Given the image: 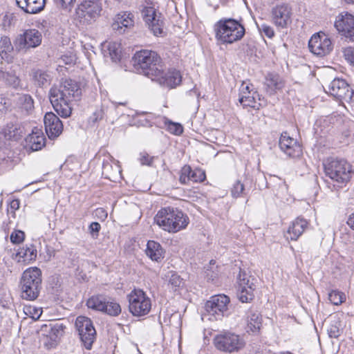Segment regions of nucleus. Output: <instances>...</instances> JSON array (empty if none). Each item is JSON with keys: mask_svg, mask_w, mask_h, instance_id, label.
I'll return each instance as SVG.
<instances>
[{"mask_svg": "<svg viewBox=\"0 0 354 354\" xmlns=\"http://www.w3.org/2000/svg\"><path fill=\"white\" fill-rule=\"evenodd\" d=\"M155 223L165 231L176 233L189 224L188 216L181 210L171 207L160 209L154 217Z\"/></svg>", "mask_w": 354, "mask_h": 354, "instance_id": "2", "label": "nucleus"}, {"mask_svg": "<svg viewBox=\"0 0 354 354\" xmlns=\"http://www.w3.org/2000/svg\"><path fill=\"white\" fill-rule=\"evenodd\" d=\"M6 102H5V100L3 98H0V111L6 109Z\"/></svg>", "mask_w": 354, "mask_h": 354, "instance_id": "60", "label": "nucleus"}, {"mask_svg": "<svg viewBox=\"0 0 354 354\" xmlns=\"http://www.w3.org/2000/svg\"><path fill=\"white\" fill-rule=\"evenodd\" d=\"M16 3L26 12L35 14L44 8L46 0H16Z\"/></svg>", "mask_w": 354, "mask_h": 354, "instance_id": "26", "label": "nucleus"}, {"mask_svg": "<svg viewBox=\"0 0 354 354\" xmlns=\"http://www.w3.org/2000/svg\"><path fill=\"white\" fill-rule=\"evenodd\" d=\"M28 252L30 253V259H35L36 257V256H37L36 251L34 250H30L29 248L24 253V256L27 257L28 256Z\"/></svg>", "mask_w": 354, "mask_h": 354, "instance_id": "57", "label": "nucleus"}, {"mask_svg": "<svg viewBox=\"0 0 354 354\" xmlns=\"http://www.w3.org/2000/svg\"><path fill=\"white\" fill-rule=\"evenodd\" d=\"M109 54L113 62H118L120 59L122 55L121 44L116 41H111L107 44Z\"/></svg>", "mask_w": 354, "mask_h": 354, "instance_id": "31", "label": "nucleus"}, {"mask_svg": "<svg viewBox=\"0 0 354 354\" xmlns=\"http://www.w3.org/2000/svg\"><path fill=\"white\" fill-rule=\"evenodd\" d=\"M42 34L37 29L26 30L22 34L16 37L14 45L19 52H26L30 48H35L41 44Z\"/></svg>", "mask_w": 354, "mask_h": 354, "instance_id": "10", "label": "nucleus"}, {"mask_svg": "<svg viewBox=\"0 0 354 354\" xmlns=\"http://www.w3.org/2000/svg\"><path fill=\"white\" fill-rule=\"evenodd\" d=\"M10 139L11 138L17 139V138H19V136H21V131L20 130V129L13 124L10 125Z\"/></svg>", "mask_w": 354, "mask_h": 354, "instance_id": "51", "label": "nucleus"}, {"mask_svg": "<svg viewBox=\"0 0 354 354\" xmlns=\"http://www.w3.org/2000/svg\"><path fill=\"white\" fill-rule=\"evenodd\" d=\"M328 299L334 305H339L345 300V295L337 290H332L328 294Z\"/></svg>", "mask_w": 354, "mask_h": 354, "instance_id": "37", "label": "nucleus"}, {"mask_svg": "<svg viewBox=\"0 0 354 354\" xmlns=\"http://www.w3.org/2000/svg\"><path fill=\"white\" fill-rule=\"evenodd\" d=\"M230 299L225 295L212 296L205 305V310L210 320L221 319L228 309Z\"/></svg>", "mask_w": 354, "mask_h": 354, "instance_id": "9", "label": "nucleus"}, {"mask_svg": "<svg viewBox=\"0 0 354 354\" xmlns=\"http://www.w3.org/2000/svg\"><path fill=\"white\" fill-rule=\"evenodd\" d=\"M41 271L37 267L26 269L22 274L20 286L21 297L32 301L36 299L41 288Z\"/></svg>", "mask_w": 354, "mask_h": 354, "instance_id": "4", "label": "nucleus"}, {"mask_svg": "<svg viewBox=\"0 0 354 354\" xmlns=\"http://www.w3.org/2000/svg\"><path fill=\"white\" fill-rule=\"evenodd\" d=\"M102 118V111H96L89 118V122L92 124L96 123Z\"/></svg>", "mask_w": 354, "mask_h": 354, "instance_id": "52", "label": "nucleus"}, {"mask_svg": "<svg viewBox=\"0 0 354 354\" xmlns=\"http://www.w3.org/2000/svg\"><path fill=\"white\" fill-rule=\"evenodd\" d=\"M214 262L213 260L210 261V266L209 268H207L205 271V277L209 281H214L219 275V271L218 270V267L214 266Z\"/></svg>", "mask_w": 354, "mask_h": 354, "instance_id": "39", "label": "nucleus"}, {"mask_svg": "<svg viewBox=\"0 0 354 354\" xmlns=\"http://www.w3.org/2000/svg\"><path fill=\"white\" fill-rule=\"evenodd\" d=\"M214 344L218 350L232 353L243 348L245 342L243 337L230 331H225L214 337Z\"/></svg>", "mask_w": 354, "mask_h": 354, "instance_id": "7", "label": "nucleus"}, {"mask_svg": "<svg viewBox=\"0 0 354 354\" xmlns=\"http://www.w3.org/2000/svg\"><path fill=\"white\" fill-rule=\"evenodd\" d=\"M111 167H111V165L109 163H108V162H106V163H104V164H103V167H102V174H103L104 175H105V176H106V178H111V176H110V175H109V174H109V170H110V169H111Z\"/></svg>", "mask_w": 354, "mask_h": 354, "instance_id": "56", "label": "nucleus"}, {"mask_svg": "<svg viewBox=\"0 0 354 354\" xmlns=\"http://www.w3.org/2000/svg\"><path fill=\"white\" fill-rule=\"evenodd\" d=\"M140 161L143 165L151 166L153 161L154 157H151L147 152H142L140 154Z\"/></svg>", "mask_w": 354, "mask_h": 354, "instance_id": "49", "label": "nucleus"}, {"mask_svg": "<svg viewBox=\"0 0 354 354\" xmlns=\"http://www.w3.org/2000/svg\"><path fill=\"white\" fill-rule=\"evenodd\" d=\"M135 16L128 11H122L117 14L113 20L111 27L113 30L124 32L125 28H131L134 26Z\"/></svg>", "mask_w": 354, "mask_h": 354, "instance_id": "22", "label": "nucleus"}, {"mask_svg": "<svg viewBox=\"0 0 354 354\" xmlns=\"http://www.w3.org/2000/svg\"><path fill=\"white\" fill-rule=\"evenodd\" d=\"M266 89L270 94L274 93L277 90L282 88L283 83L279 75L268 74L266 78Z\"/></svg>", "mask_w": 354, "mask_h": 354, "instance_id": "28", "label": "nucleus"}, {"mask_svg": "<svg viewBox=\"0 0 354 354\" xmlns=\"http://www.w3.org/2000/svg\"><path fill=\"white\" fill-rule=\"evenodd\" d=\"M167 278H168V286L174 291H177L183 287L184 281L176 272H169Z\"/></svg>", "mask_w": 354, "mask_h": 354, "instance_id": "29", "label": "nucleus"}, {"mask_svg": "<svg viewBox=\"0 0 354 354\" xmlns=\"http://www.w3.org/2000/svg\"><path fill=\"white\" fill-rule=\"evenodd\" d=\"M0 77L5 79L6 82L13 87H17L19 84V79L15 74L1 71Z\"/></svg>", "mask_w": 354, "mask_h": 354, "instance_id": "38", "label": "nucleus"}, {"mask_svg": "<svg viewBox=\"0 0 354 354\" xmlns=\"http://www.w3.org/2000/svg\"><path fill=\"white\" fill-rule=\"evenodd\" d=\"M142 17L148 27L154 35L158 36L162 33L163 21L158 16L153 7H145L142 11Z\"/></svg>", "mask_w": 354, "mask_h": 354, "instance_id": "18", "label": "nucleus"}, {"mask_svg": "<svg viewBox=\"0 0 354 354\" xmlns=\"http://www.w3.org/2000/svg\"><path fill=\"white\" fill-rule=\"evenodd\" d=\"M130 313L136 317L147 315L151 308V299L141 289H134L127 296Z\"/></svg>", "mask_w": 354, "mask_h": 354, "instance_id": "8", "label": "nucleus"}, {"mask_svg": "<svg viewBox=\"0 0 354 354\" xmlns=\"http://www.w3.org/2000/svg\"><path fill=\"white\" fill-rule=\"evenodd\" d=\"M102 312L111 316H118L121 313V307L114 301H106L104 310Z\"/></svg>", "mask_w": 354, "mask_h": 354, "instance_id": "35", "label": "nucleus"}, {"mask_svg": "<svg viewBox=\"0 0 354 354\" xmlns=\"http://www.w3.org/2000/svg\"><path fill=\"white\" fill-rule=\"evenodd\" d=\"M308 221L303 218L298 217L293 221L289 226L287 232V239L296 241L308 227Z\"/></svg>", "mask_w": 354, "mask_h": 354, "instance_id": "25", "label": "nucleus"}, {"mask_svg": "<svg viewBox=\"0 0 354 354\" xmlns=\"http://www.w3.org/2000/svg\"><path fill=\"white\" fill-rule=\"evenodd\" d=\"M82 89L77 82L65 80L49 91V99L55 111L62 118H68L72 113L71 102L78 101Z\"/></svg>", "mask_w": 354, "mask_h": 354, "instance_id": "1", "label": "nucleus"}, {"mask_svg": "<svg viewBox=\"0 0 354 354\" xmlns=\"http://www.w3.org/2000/svg\"><path fill=\"white\" fill-rule=\"evenodd\" d=\"M63 8L68 9L69 10L73 6L76 0H55Z\"/></svg>", "mask_w": 354, "mask_h": 354, "instance_id": "50", "label": "nucleus"}, {"mask_svg": "<svg viewBox=\"0 0 354 354\" xmlns=\"http://www.w3.org/2000/svg\"><path fill=\"white\" fill-rule=\"evenodd\" d=\"M75 57L73 55H63L60 58V62H64L65 64H71L75 62Z\"/></svg>", "mask_w": 354, "mask_h": 354, "instance_id": "54", "label": "nucleus"}, {"mask_svg": "<svg viewBox=\"0 0 354 354\" xmlns=\"http://www.w3.org/2000/svg\"><path fill=\"white\" fill-rule=\"evenodd\" d=\"M245 186L241 180H237L231 188V194L233 198H239L243 194Z\"/></svg>", "mask_w": 354, "mask_h": 354, "instance_id": "40", "label": "nucleus"}, {"mask_svg": "<svg viewBox=\"0 0 354 354\" xmlns=\"http://www.w3.org/2000/svg\"><path fill=\"white\" fill-rule=\"evenodd\" d=\"M216 38L223 43L232 44L245 35V28L238 21L228 18L219 20L215 25Z\"/></svg>", "mask_w": 354, "mask_h": 354, "instance_id": "5", "label": "nucleus"}, {"mask_svg": "<svg viewBox=\"0 0 354 354\" xmlns=\"http://www.w3.org/2000/svg\"><path fill=\"white\" fill-rule=\"evenodd\" d=\"M292 10L287 4L277 5L272 9V19L278 27L286 28L292 21Z\"/></svg>", "mask_w": 354, "mask_h": 354, "instance_id": "17", "label": "nucleus"}, {"mask_svg": "<svg viewBox=\"0 0 354 354\" xmlns=\"http://www.w3.org/2000/svg\"><path fill=\"white\" fill-rule=\"evenodd\" d=\"M146 254L152 261H160L164 257V250L160 244L154 241H149L145 250Z\"/></svg>", "mask_w": 354, "mask_h": 354, "instance_id": "27", "label": "nucleus"}, {"mask_svg": "<svg viewBox=\"0 0 354 354\" xmlns=\"http://www.w3.org/2000/svg\"><path fill=\"white\" fill-rule=\"evenodd\" d=\"M261 326V317L258 313H251L248 321V328L252 333H257Z\"/></svg>", "mask_w": 354, "mask_h": 354, "instance_id": "32", "label": "nucleus"}, {"mask_svg": "<svg viewBox=\"0 0 354 354\" xmlns=\"http://www.w3.org/2000/svg\"><path fill=\"white\" fill-rule=\"evenodd\" d=\"M279 145L281 150L290 158H298L302 155L300 145L290 138L286 132L281 134Z\"/></svg>", "mask_w": 354, "mask_h": 354, "instance_id": "21", "label": "nucleus"}, {"mask_svg": "<svg viewBox=\"0 0 354 354\" xmlns=\"http://www.w3.org/2000/svg\"><path fill=\"white\" fill-rule=\"evenodd\" d=\"M323 166L326 176L338 183H347L351 178L352 167L344 159L330 157L324 160Z\"/></svg>", "mask_w": 354, "mask_h": 354, "instance_id": "6", "label": "nucleus"}, {"mask_svg": "<svg viewBox=\"0 0 354 354\" xmlns=\"http://www.w3.org/2000/svg\"><path fill=\"white\" fill-rule=\"evenodd\" d=\"M258 28L261 32H263L269 38H272L274 35V31L272 28L266 24L258 25Z\"/></svg>", "mask_w": 354, "mask_h": 354, "instance_id": "47", "label": "nucleus"}, {"mask_svg": "<svg viewBox=\"0 0 354 354\" xmlns=\"http://www.w3.org/2000/svg\"><path fill=\"white\" fill-rule=\"evenodd\" d=\"M17 104L19 107L26 113H29L34 108V102L30 95L24 94L18 97Z\"/></svg>", "mask_w": 354, "mask_h": 354, "instance_id": "33", "label": "nucleus"}, {"mask_svg": "<svg viewBox=\"0 0 354 354\" xmlns=\"http://www.w3.org/2000/svg\"><path fill=\"white\" fill-rule=\"evenodd\" d=\"M256 279L248 275L245 272L240 270L238 276L239 288L237 297L243 303H248L254 298V290L256 288Z\"/></svg>", "mask_w": 354, "mask_h": 354, "instance_id": "12", "label": "nucleus"}, {"mask_svg": "<svg viewBox=\"0 0 354 354\" xmlns=\"http://www.w3.org/2000/svg\"><path fill=\"white\" fill-rule=\"evenodd\" d=\"M132 62L135 69L151 79L160 73V57L154 51L142 50L137 52Z\"/></svg>", "mask_w": 354, "mask_h": 354, "instance_id": "3", "label": "nucleus"}, {"mask_svg": "<svg viewBox=\"0 0 354 354\" xmlns=\"http://www.w3.org/2000/svg\"><path fill=\"white\" fill-rule=\"evenodd\" d=\"M190 176V181L194 183H201L204 181L206 178L205 171L200 169L192 170Z\"/></svg>", "mask_w": 354, "mask_h": 354, "instance_id": "43", "label": "nucleus"}, {"mask_svg": "<svg viewBox=\"0 0 354 354\" xmlns=\"http://www.w3.org/2000/svg\"><path fill=\"white\" fill-rule=\"evenodd\" d=\"M46 132L51 140L57 138L63 131V124L53 113L48 112L44 118Z\"/></svg>", "mask_w": 354, "mask_h": 354, "instance_id": "20", "label": "nucleus"}, {"mask_svg": "<svg viewBox=\"0 0 354 354\" xmlns=\"http://www.w3.org/2000/svg\"><path fill=\"white\" fill-rule=\"evenodd\" d=\"M45 326L46 328H49V335L52 339L61 337L63 335L64 330L65 328V326L62 324L58 322L50 324Z\"/></svg>", "mask_w": 354, "mask_h": 354, "instance_id": "34", "label": "nucleus"}, {"mask_svg": "<svg viewBox=\"0 0 354 354\" xmlns=\"http://www.w3.org/2000/svg\"><path fill=\"white\" fill-rule=\"evenodd\" d=\"M101 227L100 223L97 222H93L89 225V230L91 234H97L100 230Z\"/></svg>", "mask_w": 354, "mask_h": 354, "instance_id": "53", "label": "nucleus"}, {"mask_svg": "<svg viewBox=\"0 0 354 354\" xmlns=\"http://www.w3.org/2000/svg\"><path fill=\"white\" fill-rule=\"evenodd\" d=\"M334 26L342 36L354 41V16L347 12L339 13L335 19Z\"/></svg>", "mask_w": 354, "mask_h": 354, "instance_id": "15", "label": "nucleus"}, {"mask_svg": "<svg viewBox=\"0 0 354 354\" xmlns=\"http://www.w3.org/2000/svg\"><path fill=\"white\" fill-rule=\"evenodd\" d=\"M11 41L9 37H3L0 40V52L7 53L10 52L12 49Z\"/></svg>", "mask_w": 354, "mask_h": 354, "instance_id": "45", "label": "nucleus"}, {"mask_svg": "<svg viewBox=\"0 0 354 354\" xmlns=\"http://www.w3.org/2000/svg\"><path fill=\"white\" fill-rule=\"evenodd\" d=\"M308 48L313 54L324 56L333 50L330 39L324 32L314 34L309 40Z\"/></svg>", "mask_w": 354, "mask_h": 354, "instance_id": "13", "label": "nucleus"}, {"mask_svg": "<svg viewBox=\"0 0 354 354\" xmlns=\"http://www.w3.org/2000/svg\"><path fill=\"white\" fill-rule=\"evenodd\" d=\"M102 8L97 2L92 0L82 2L76 9L77 17L84 22L90 24L100 15Z\"/></svg>", "mask_w": 354, "mask_h": 354, "instance_id": "16", "label": "nucleus"}, {"mask_svg": "<svg viewBox=\"0 0 354 354\" xmlns=\"http://www.w3.org/2000/svg\"><path fill=\"white\" fill-rule=\"evenodd\" d=\"M24 239V233L21 230H15L10 235V241L15 244L21 243Z\"/></svg>", "mask_w": 354, "mask_h": 354, "instance_id": "46", "label": "nucleus"}, {"mask_svg": "<svg viewBox=\"0 0 354 354\" xmlns=\"http://www.w3.org/2000/svg\"><path fill=\"white\" fill-rule=\"evenodd\" d=\"M20 207V201L19 199H14L10 203V208L12 211L13 213L17 209H19Z\"/></svg>", "mask_w": 354, "mask_h": 354, "instance_id": "55", "label": "nucleus"}, {"mask_svg": "<svg viewBox=\"0 0 354 354\" xmlns=\"http://www.w3.org/2000/svg\"><path fill=\"white\" fill-rule=\"evenodd\" d=\"M167 124V130L175 135L179 136L183 132V127L179 123L169 122Z\"/></svg>", "mask_w": 354, "mask_h": 354, "instance_id": "44", "label": "nucleus"}, {"mask_svg": "<svg viewBox=\"0 0 354 354\" xmlns=\"http://www.w3.org/2000/svg\"><path fill=\"white\" fill-rule=\"evenodd\" d=\"M347 3H354V0H344Z\"/></svg>", "mask_w": 354, "mask_h": 354, "instance_id": "61", "label": "nucleus"}, {"mask_svg": "<svg viewBox=\"0 0 354 354\" xmlns=\"http://www.w3.org/2000/svg\"><path fill=\"white\" fill-rule=\"evenodd\" d=\"M345 59L354 66V47H348L343 50Z\"/></svg>", "mask_w": 354, "mask_h": 354, "instance_id": "48", "label": "nucleus"}, {"mask_svg": "<svg viewBox=\"0 0 354 354\" xmlns=\"http://www.w3.org/2000/svg\"><path fill=\"white\" fill-rule=\"evenodd\" d=\"M45 145V137L41 129L35 127L25 139L24 147L31 151H38Z\"/></svg>", "mask_w": 354, "mask_h": 354, "instance_id": "23", "label": "nucleus"}, {"mask_svg": "<svg viewBox=\"0 0 354 354\" xmlns=\"http://www.w3.org/2000/svg\"><path fill=\"white\" fill-rule=\"evenodd\" d=\"M48 75L40 70L36 71L34 73L33 78L35 82L38 84L39 86H43L48 81Z\"/></svg>", "mask_w": 354, "mask_h": 354, "instance_id": "42", "label": "nucleus"}, {"mask_svg": "<svg viewBox=\"0 0 354 354\" xmlns=\"http://www.w3.org/2000/svg\"><path fill=\"white\" fill-rule=\"evenodd\" d=\"M330 95L340 102H350L353 97V91L343 79L335 78L327 86Z\"/></svg>", "mask_w": 354, "mask_h": 354, "instance_id": "14", "label": "nucleus"}, {"mask_svg": "<svg viewBox=\"0 0 354 354\" xmlns=\"http://www.w3.org/2000/svg\"><path fill=\"white\" fill-rule=\"evenodd\" d=\"M33 310H34V313H32V317L34 319H38L40 317V315H41V313H42L41 309L34 308Z\"/></svg>", "mask_w": 354, "mask_h": 354, "instance_id": "59", "label": "nucleus"}, {"mask_svg": "<svg viewBox=\"0 0 354 354\" xmlns=\"http://www.w3.org/2000/svg\"><path fill=\"white\" fill-rule=\"evenodd\" d=\"M340 326V322L337 319L332 320L330 324L327 328L329 337L332 338H337L341 333Z\"/></svg>", "mask_w": 354, "mask_h": 354, "instance_id": "36", "label": "nucleus"}, {"mask_svg": "<svg viewBox=\"0 0 354 354\" xmlns=\"http://www.w3.org/2000/svg\"><path fill=\"white\" fill-rule=\"evenodd\" d=\"M252 85H248L243 83L241 85L239 102L245 106L255 107L257 98L261 100L260 95L257 91L250 89Z\"/></svg>", "mask_w": 354, "mask_h": 354, "instance_id": "24", "label": "nucleus"}, {"mask_svg": "<svg viewBox=\"0 0 354 354\" xmlns=\"http://www.w3.org/2000/svg\"><path fill=\"white\" fill-rule=\"evenodd\" d=\"M160 71V74L154 75L152 80L158 82L161 86L174 88L181 82L182 77L178 71L169 70L167 72H165L162 66Z\"/></svg>", "mask_w": 354, "mask_h": 354, "instance_id": "19", "label": "nucleus"}, {"mask_svg": "<svg viewBox=\"0 0 354 354\" xmlns=\"http://www.w3.org/2000/svg\"><path fill=\"white\" fill-rule=\"evenodd\" d=\"M347 224L354 230V212L348 218Z\"/></svg>", "mask_w": 354, "mask_h": 354, "instance_id": "58", "label": "nucleus"}, {"mask_svg": "<svg viewBox=\"0 0 354 354\" xmlns=\"http://www.w3.org/2000/svg\"><path fill=\"white\" fill-rule=\"evenodd\" d=\"M192 169L189 165H185L180 170L179 180L182 184H187L190 181Z\"/></svg>", "mask_w": 354, "mask_h": 354, "instance_id": "41", "label": "nucleus"}, {"mask_svg": "<svg viewBox=\"0 0 354 354\" xmlns=\"http://www.w3.org/2000/svg\"><path fill=\"white\" fill-rule=\"evenodd\" d=\"M106 299L102 295L93 296L86 301L88 308L102 311L104 310Z\"/></svg>", "mask_w": 354, "mask_h": 354, "instance_id": "30", "label": "nucleus"}, {"mask_svg": "<svg viewBox=\"0 0 354 354\" xmlns=\"http://www.w3.org/2000/svg\"><path fill=\"white\" fill-rule=\"evenodd\" d=\"M75 326L84 346L90 350L96 337V331L92 321L86 317L80 316L76 319Z\"/></svg>", "mask_w": 354, "mask_h": 354, "instance_id": "11", "label": "nucleus"}]
</instances>
